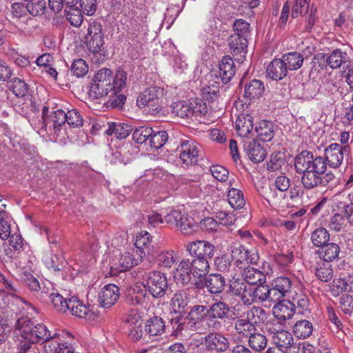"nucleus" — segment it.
<instances>
[{
	"instance_id": "f257e3e1",
	"label": "nucleus",
	"mask_w": 353,
	"mask_h": 353,
	"mask_svg": "<svg viewBox=\"0 0 353 353\" xmlns=\"http://www.w3.org/2000/svg\"><path fill=\"white\" fill-rule=\"evenodd\" d=\"M126 72L123 70L117 72L112 76V72L108 68L99 70L94 75L88 91L89 97L92 99H101L110 93L115 94L125 86Z\"/></svg>"
},
{
	"instance_id": "f03ea898",
	"label": "nucleus",
	"mask_w": 353,
	"mask_h": 353,
	"mask_svg": "<svg viewBox=\"0 0 353 353\" xmlns=\"http://www.w3.org/2000/svg\"><path fill=\"white\" fill-rule=\"evenodd\" d=\"M16 332L19 340H23V343H28L30 345L48 339H55L59 337V334L54 332L51 334L47 327L41 323L33 325L30 319H19L17 321Z\"/></svg>"
},
{
	"instance_id": "7ed1b4c3",
	"label": "nucleus",
	"mask_w": 353,
	"mask_h": 353,
	"mask_svg": "<svg viewBox=\"0 0 353 353\" xmlns=\"http://www.w3.org/2000/svg\"><path fill=\"white\" fill-rule=\"evenodd\" d=\"M175 263L172 250L162 251L156 255V298L168 295V281L165 271L169 270Z\"/></svg>"
},
{
	"instance_id": "20e7f679",
	"label": "nucleus",
	"mask_w": 353,
	"mask_h": 353,
	"mask_svg": "<svg viewBox=\"0 0 353 353\" xmlns=\"http://www.w3.org/2000/svg\"><path fill=\"white\" fill-rule=\"evenodd\" d=\"M296 172H314L323 174L326 170V163L323 157L314 155L312 152L303 150L294 159Z\"/></svg>"
},
{
	"instance_id": "39448f33",
	"label": "nucleus",
	"mask_w": 353,
	"mask_h": 353,
	"mask_svg": "<svg viewBox=\"0 0 353 353\" xmlns=\"http://www.w3.org/2000/svg\"><path fill=\"white\" fill-rule=\"evenodd\" d=\"M152 274L154 275V272H150L147 278L143 282V289H140L134 297H132V304H139L143 305L147 310L148 316L154 314L153 311V301L154 299V279L152 278Z\"/></svg>"
},
{
	"instance_id": "423d86ee",
	"label": "nucleus",
	"mask_w": 353,
	"mask_h": 353,
	"mask_svg": "<svg viewBox=\"0 0 353 353\" xmlns=\"http://www.w3.org/2000/svg\"><path fill=\"white\" fill-rule=\"evenodd\" d=\"M265 310L260 307H252V308L247 312L245 318L243 316H237L238 319L234 323V330L236 333L243 337L250 336L253 332L256 330L254 323L250 321V316H254L255 314H265Z\"/></svg>"
},
{
	"instance_id": "0eeeda50",
	"label": "nucleus",
	"mask_w": 353,
	"mask_h": 353,
	"mask_svg": "<svg viewBox=\"0 0 353 353\" xmlns=\"http://www.w3.org/2000/svg\"><path fill=\"white\" fill-rule=\"evenodd\" d=\"M350 152L349 145H341L339 143H331L324 150V159L326 165L330 168H339L344 159V154Z\"/></svg>"
},
{
	"instance_id": "6e6552de",
	"label": "nucleus",
	"mask_w": 353,
	"mask_h": 353,
	"mask_svg": "<svg viewBox=\"0 0 353 353\" xmlns=\"http://www.w3.org/2000/svg\"><path fill=\"white\" fill-rule=\"evenodd\" d=\"M179 149V157L183 165L188 166L198 162L199 146L194 140L192 139H181Z\"/></svg>"
},
{
	"instance_id": "1a4fd4ad",
	"label": "nucleus",
	"mask_w": 353,
	"mask_h": 353,
	"mask_svg": "<svg viewBox=\"0 0 353 353\" xmlns=\"http://www.w3.org/2000/svg\"><path fill=\"white\" fill-rule=\"evenodd\" d=\"M205 350L216 353L226 352L230 347V341L223 334L219 332L208 333L203 339Z\"/></svg>"
},
{
	"instance_id": "9d476101",
	"label": "nucleus",
	"mask_w": 353,
	"mask_h": 353,
	"mask_svg": "<svg viewBox=\"0 0 353 353\" xmlns=\"http://www.w3.org/2000/svg\"><path fill=\"white\" fill-rule=\"evenodd\" d=\"M186 250L191 256L211 259L214 254L215 248L207 241H195L187 244Z\"/></svg>"
},
{
	"instance_id": "9b49d317",
	"label": "nucleus",
	"mask_w": 353,
	"mask_h": 353,
	"mask_svg": "<svg viewBox=\"0 0 353 353\" xmlns=\"http://www.w3.org/2000/svg\"><path fill=\"white\" fill-rule=\"evenodd\" d=\"M229 292L241 298V301L245 305L252 304L250 298V286L244 280L233 278L229 283Z\"/></svg>"
},
{
	"instance_id": "f8f14e48",
	"label": "nucleus",
	"mask_w": 353,
	"mask_h": 353,
	"mask_svg": "<svg viewBox=\"0 0 353 353\" xmlns=\"http://www.w3.org/2000/svg\"><path fill=\"white\" fill-rule=\"evenodd\" d=\"M235 72L236 68L233 59L230 56H225L219 64L218 70L214 72V76L223 84H226L231 81Z\"/></svg>"
},
{
	"instance_id": "ddd939ff",
	"label": "nucleus",
	"mask_w": 353,
	"mask_h": 353,
	"mask_svg": "<svg viewBox=\"0 0 353 353\" xmlns=\"http://www.w3.org/2000/svg\"><path fill=\"white\" fill-rule=\"evenodd\" d=\"M271 286L274 292L272 296L279 301L291 292L292 281L288 276H278L272 281Z\"/></svg>"
},
{
	"instance_id": "4468645a",
	"label": "nucleus",
	"mask_w": 353,
	"mask_h": 353,
	"mask_svg": "<svg viewBox=\"0 0 353 353\" xmlns=\"http://www.w3.org/2000/svg\"><path fill=\"white\" fill-rule=\"evenodd\" d=\"M143 255L138 253V250H132V252L128 251L122 254L118 259V265L115 259L113 260V265L116 266L119 272H124L130 270L134 265H137L141 261Z\"/></svg>"
},
{
	"instance_id": "2eb2a0df",
	"label": "nucleus",
	"mask_w": 353,
	"mask_h": 353,
	"mask_svg": "<svg viewBox=\"0 0 353 353\" xmlns=\"http://www.w3.org/2000/svg\"><path fill=\"white\" fill-rule=\"evenodd\" d=\"M119 297V288L114 284L104 286L99 292L98 298L103 307H110L113 305Z\"/></svg>"
},
{
	"instance_id": "dca6fc26",
	"label": "nucleus",
	"mask_w": 353,
	"mask_h": 353,
	"mask_svg": "<svg viewBox=\"0 0 353 353\" xmlns=\"http://www.w3.org/2000/svg\"><path fill=\"white\" fill-rule=\"evenodd\" d=\"M203 283L210 294H219L223 291L226 280L222 274L213 273L204 276Z\"/></svg>"
},
{
	"instance_id": "f3484780",
	"label": "nucleus",
	"mask_w": 353,
	"mask_h": 353,
	"mask_svg": "<svg viewBox=\"0 0 353 353\" xmlns=\"http://www.w3.org/2000/svg\"><path fill=\"white\" fill-rule=\"evenodd\" d=\"M272 308V313L277 319L286 321L295 314V305L288 300H281Z\"/></svg>"
},
{
	"instance_id": "a211bd4d",
	"label": "nucleus",
	"mask_w": 353,
	"mask_h": 353,
	"mask_svg": "<svg viewBox=\"0 0 353 353\" xmlns=\"http://www.w3.org/2000/svg\"><path fill=\"white\" fill-rule=\"evenodd\" d=\"M65 112L62 110H57L45 119V127L50 130H52L54 134L58 137L65 124Z\"/></svg>"
},
{
	"instance_id": "6ab92c4d",
	"label": "nucleus",
	"mask_w": 353,
	"mask_h": 353,
	"mask_svg": "<svg viewBox=\"0 0 353 353\" xmlns=\"http://www.w3.org/2000/svg\"><path fill=\"white\" fill-rule=\"evenodd\" d=\"M193 274L190 259H183L173 271V276L177 283L183 285H187L191 281V274Z\"/></svg>"
},
{
	"instance_id": "aec40b11",
	"label": "nucleus",
	"mask_w": 353,
	"mask_h": 353,
	"mask_svg": "<svg viewBox=\"0 0 353 353\" xmlns=\"http://www.w3.org/2000/svg\"><path fill=\"white\" fill-rule=\"evenodd\" d=\"M272 288H270L267 285L263 283L258 285L256 287L250 286V298L252 303L256 301H269V302H276V300L273 294Z\"/></svg>"
},
{
	"instance_id": "412c9836",
	"label": "nucleus",
	"mask_w": 353,
	"mask_h": 353,
	"mask_svg": "<svg viewBox=\"0 0 353 353\" xmlns=\"http://www.w3.org/2000/svg\"><path fill=\"white\" fill-rule=\"evenodd\" d=\"M288 70L282 59H274L266 69V76L270 79L280 81L288 75Z\"/></svg>"
},
{
	"instance_id": "4be33fe9",
	"label": "nucleus",
	"mask_w": 353,
	"mask_h": 353,
	"mask_svg": "<svg viewBox=\"0 0 353 353\" xmlns=\"http://www.w3.org/2000/svg\"><path fill=\"white\" fill-rule=\"evenodd\" d=\"M263 83L258 79H252L246 83L244 88V97L252 101L260 98L264 92Z\"/></svg>"
},
{
	"instance_id": "5701e85b",
	"label": "nucleus",
	"mask_w": 353,
	"mask_h": 353,
	"mask_svg": "<svg viewBox=\"0 0 353 353\" xmlns=\"http://www.w3.org/2000/svg\"><path fill=\"white\" fill-rule=\"evenodd\" d=\"M190 303V297L185 291H179L172 298V309L175 313L185 314Z\"/></svg>"
},
{
	"instance_id": "b1692460",
	"label": "nucleus",
	"mask_w": 353,
	"mask_h": 353,
	"mask_svg": "<svg viewBox=\"0 0 353 353\" xmlns=\"http://www.w3.org/2000/svg\"><path fill=\"white\" fill-rule=\"evenodd\" d=\"M242 276L245 283L250 286L258 283L262 284L266 281V276L263 272L251 267L244 268Z\"/></svg>"
},
{
	"instance_id": "393cba45",
	"label": "nucleus",
	"mask_w": 353,
	"mask_h": 353,
	"mask_svg": "<svg viewBox=\"0 0 353 353\" xmlns=\"http://www.w3.org/2000/svg\"><path fill=\"white\" fill-rule=\"evenodd\" d=\"M235 127L239 136L248 137L253 129V117L248 114H241L236 121Z\"/></svg>"
},
{
	"instance_id": "a878e982",
	"label": "nucleus",
	"mask_w": 353,
	"mask_h": 353,
	"mask_svg": "<svg viewBox=\"0 0 353 353\" xmlns=\"http://www.w3.org/2000/svg\"><path fill=\"white\" fill-rule=\"evenodd\" d=\"M228 41L230 52L233 55L246 53L248 38L232 34L230 36Z\"/></svg>"
},
{
	"instance_id": "bb28decb",
	"label": "nucleus",
	"mask_w": 353,
	"mask_h": 353,
	"mask_svg": "<svg viewBox=\"0 0 353 353\" xmlns=\"http://www.w3.org/2000/svg\"><path fill=\"white\" fill-rule=\"evenodd\" d=\"M139 314H129L125 319V322L129 325V335L134 340H139L143 335V330H140L141 322Z\"/></svg>"
},
{
	"instance_id": "cd10ccee",
	"label": "nucleus",
	"mask_w": 353,
	"mask_h": 353,
	"mask_svg": "<svg viewBox=\"0 0 353 353\" xmlns=\"http://www.w3.org/2000/svg\"><path fill=\"white\" fill-rule=\"evenodd\" d=\"M245 150L250 159L255 163L263 161L266 156L265 150L256 141H250L245 145Z\"/></svg>"
},
{
	"instance_id": "c85d7f7f",
	"label": "nucleus",
	"mask_w": 353,
	"mask_h": 353,
	"mask_svg": "<svg viewBox=\"0 0 353 353\" xmlns=\"http://www.w3.org/2000/svg\"><path fill=\"white\" fill-rule=\"evenodd\" d=\"M313 332L312 323L305 319L297 321L292 327L294 335L300 339L309 338Z\"/></svg>"
},
{
	"instance_id": "c756f323",
	"label": "nucleus",
	"mask_w": 353,
	"mask_h": 353,
	"mask_svg": "<svg viewBox=\"0 0 353 353\" xmlns=\"http://www.w3.org/2000/svg\"><path fill=\"white\" fill-rule=\"evenodd\" d=\"M339 252V246L336 243H327L316 251V253L319 255V257L322 259L324 262L327 263H330V261L336 259Z\"/></svg>"
},
{
	"instance_id": "7c9ffc66",
	"label": "nucleus",
	"mask_w": 353,
	"mask_h": 353,
	"mask_svg": "<svg viewBox=\"0 0 353 353\" xmlns=\"http://www.w3.org/2000/svg\"><path fill=\"white\" fill-rule=\"evenodd\" d=\"M132 131L131 125L126 123H108V128L105 130L104 133L107 135L114 134L117 139H123L127 137L130 132Z\"/></svg>"
},
{
	"instance_id": "2f4dec72",
	"label": "nucleus",
	"mask_w": 353,
	"mask_h": 353,
	"mask_svg": "<svg viewBox=\"0 0 353 353\" xmlns=\"http://www.w3.org/2000/svg\"><path fill=\"white\" fill-rule=\"evenodd\" d=\"M299 174H301L302 176L301 182L303 186L307 190H311L318 187L322 182L321 175L323 174L315 173L314 172H310L307 170L304 172H296Z\"/></svg>"
},
{
	"instance_id": "473e14b6",
	"label": "nucleus",
	"mask_w": 353,
	"mask_h": 353,
	"mask_svg": "<svg viewBox=\"0 0 353 353\" xmlns=\"http://www.w3.org/2000/svg\"><path fill=\"white\" fill-rule=\"evenodd\" d=\"M256 136L263 141H270L274 137V124L272 122L263 120L255 128Z\"/></svg>"
},
{
	"instance_id": "72a5a7b5",
	"label": "nucleus",
	"mask_w": 353,
	"mask_h": 353,
	"mask_svg": "<svg viewBox=\"0 0 353 353\" xmlns=\"http://www.w3.org/2000/svg\"><path fill=\"white\" fill-rule=\"evenodd\" d=\"M282 59L288 70H297L303 63V56L297 52H291L282 56Z\"/></svg>"
},
{
	"instance_id": "f704fd0d",
	"label": "nucleus",
	"mask_w": 353,
	"mask_h": 353,
	"mask_svg": "<svg viewBox=\"0 0 353 353\" xmlns=\"http://www.w3.org/2000/svg\"><path fill=\"white\" fill-rule=\"evenodd\" d=\"M85 43L88 50L94 54H97L103 50L104 33L98 34L86 35Z\"/></svg>"
},
{
	"instance_id": "c9c22d12",
	"label": "nucleus",
	"mask_w": 353,
	"mask_h": 353,
	"mask_svg": "<svg viewBox=\"0 0 353 353\" xmlns=\"http://www.w3.org/2000/svg\"><path fill=\"white\" fill-rule=\"evenodd\" d=\"M23 250V239L21 235L14 234L10 236L8 248L5 250L6 255L10 258H15Z\"/></svg>"
},
{
	"instance_id": "e433bc0d",
	"label": "nucleus",
	"mask_w": 353,
	"mask_h": 353,
	"mask_svg": "<svg viewBox=\"0 0 353 353\" xmlns=\"http://www.w3.org/2000/svg\"><path fill=\"white\" fill-rule=\"evenodd\" d=\"M248 343L253 351L255 352H261L267 347L268 339L264 334L256 332L255 331L248 336Z\"/></svg>"
},
{
	"instance_id": "4c0bfd02",
	"label": "nucleus",
	"mask_w": 353,
	"mask_h": 353,
	"mask_svg": "<svg viewBox=\"0 0 353 353\" xmlns=\"http://www.w3.org/2000/svg\"><path fill=\"white\" fill-rule=\"evenodd\" d=\"M272 341L278 347L281 349H288L294 344V338L290 332L283 329L279 333L275 336H272Z\"/></svg>"
},
{
	"instance_id": "58836bf2",
	"label": "nucleus",
	"mask_w": 353,
	"mask_h": 353,
	"mask_svg": "<svg viewBox=\"0 0 353 353\" xmlns=\"http://www.w3.org/2000/svg\"><path fill=\"white\" fill-rule=\"evenodd\" d=\"M208 259L195 257L190 261L193 274L199 278L205 276L210 270V264Z\"/></svg>"
},
{
	"instance_id": "ea45409f",
	"label": "nucleus",
	"mask_w": 353,
	"mask_h": 353,
	"mask_svg": "<svg viewBox=\"0 0 353 353\" xmlns=\"http://www.w3.org/2000/svg\"><path fill=\"white\" fill-rule=\"evenodd\" d=\"M230 311L228 304L223 301L214 303L208 309L209 317L212 319H224Z\"/></svg>"
},
{
	"instance_id": "a19ab883",
	"label": "nucleus",
	"mask_w": 353,
	"mask_h": 353,
	"mask_svg": "<svg viewBox=\"0 0 353 353\" xmlns=\"http://www.w3.org/2000/svg\"><path fill=\"white\" fill-rule=\"evenodd\" d=\"M59 337L55 339L44 340L43 349L46 353H74L67 346H64L61 343V341L58 340Z\"/></svg>"
},
{
	"instance_id": "79ce46f5",
	"label": "nucleus",
	"mask_w": 353,
	"mask_h": 353,
	"mask_svg": "<svg viewBox=\"0 0 353 353\" xmlns=\"http://www.w3.org/2000/svg\"><path fill=\"white\" fill-rule=\"evenodd\" d=\"M152 133L153 130L152 128L141 127L133 132L132 139L134 141L139 143H143L149 140V143L152 147V143L154 137V134H152Z\"/></svg>"
},
{
	"instance_id": "37998d69",
	"label": "nucleus",
	"mask_w": 353,
	"mask_h": 353,
	"mask_svg": "<svg viewBox=\"0 0 353 353\" xmlns=\"http://www.w3.org/2000/svg\"><path fill=\"white\" fill-rule=\"evenodd\" d=\"M347 55L346 52H342L339 49L334 50L327 57L326 62L332 69H336L341 66L343 63H346Z\"/></svg>"
},
{
	"instance_id": "c03bdc74",
	"label": "nucleus",
	"mask_w": 353,
	"mask_h": 353,
	"mask_svg": "<svg viewBox=\"0 0 353 353\" xmlns=\"http://www.w3.org/2000/svg\"><path fill=\"white\" fill-rule=\"evenodd\" d=\"M68 310L70 313L79 318L84 317L88 312V308L77 297L68 299Z\"/></svg>"
},
{
	"instance_id": "a18cd8bd",
	"label": "nucleus",
	"mask_w": 353,
	"mask_h": 353,
	"mask_svg": "<svg viewBox=\"0 0 353 353\" xmlns=\"http://www.w3.org/2000/svg\"><path fill=\"white\" fill-rule=\"evenodd\" d=\"M137 105L141 108L153 107L154 104V87H150L140 93L137 100Z\"/></svg>"
},
{
	"instance_id": "49530a36",
	"label": "nucleus",
	"mask_w": 353,
	"mask_h": 353,
	"mask_svg": "<svg viewBox=\"0 0 353 353\" xmlns=\"http://www.w3.org/2000/svg\"><path fill=\"white\" fill-rule=\"evenodd\" d=\"M64 12L65 13L67 20L72 26L74 27H80L81 26L83 21L82 14L83 12L79 6L69 8L68 10L65 9Z\"/></svg>"
},
{
	"instance_id": "de8ad7c7",
	"label": "nucleus",
	"mask_w": 353,
	"mask_h": 353,
	"mask_svg": "<svg viewBox=\"0 0 353 353\" xmlns=\"http://www.w3.org/2000/svg\"><path fill=\"white\" fill-rule=\"evenodd\" d=\"M8 87L17 97H22L28 92V85L24 81L18 78H14L8 81Z\"/></svg>"
},
{
	"instance_id": "09e8293b",
	"label": "nucleus",
	"mask_w": 353,
	"mask_h": 353,
	"mask_svg": "<svg viewBox=\"0 0 353 353\" xmlns=\"http://www.w3.org/2000/svg\"><path fill=\"white\" fill-rule=\"evenodd\" d=\"M228 201L233 208H241L245 203L243 193L236 188H231L228 192Z\"/></svg>"
},
{
	"instance_id": "8fccbe9b",
	"label": "nucleus",
	"mask_w": 353,
	"mask_h": 353,
	"mask_svg": "<svg viewBox=\"0 0 353 353\" xmlns=\"http://www.w3.org/2000/svg\"><path fill=\"white\" fill-rule=\"evenodd\" d=\"M316 277L323 282L330 281L333 277V270L332 265L327 262H323L319 264L316 269Z\"/></svg>"
},
{
	"instance_id": "3c124183",
	"label": "nucleus",
	"mask_w": 353,
	"mask_h": 353,
	"mask_svg": "<svg viewBox=\"0 0 353 353\" xmlns=\"http://www.w3.org/2000/svg\"><path fill=\"white\" fill-rule=\"evenodd\" d=\"M311 240L315 246L321 248L330 240V234L326 229L319 228L312 233Z\"/></svg>"
},
{
	"instance_id": "603ef678",
	"label": "nucleus",
	"mask_w": 353,
	"mask_h": 353,
	"mask_svg": "<svg viewBox=\"0 0 353 353\" xmlns=\"http://www.w3.org/2000/svg\"><path fill=\"white\" fill-rule=\"evenodd\" d=\"M166 345L165 341L161 342L156 339V348H159V350L167 351V353H187L188 352V347L181 343H176L169 346Z\"/></svg>"
},
{
	"instance_id": "864d4df0",
	"label": "nucleus",
	"mask_w": 353,
	"mask_h": 353,
	"mask_svg": "<svg viewBox=\"0 0 353 353\" xmlns=\"http://www.w3.org/2000/svg\"><path fill=\"white\" fill-rule=\"evenodd\" d=\"M206 306L203 305H195L190 308L188 316L191 323L208 318L209 312Z\"/></svg>"
},
{
	"instance_id": "5fc2aeb1",
	"label": "nucleus",
	"mask_w": 353,
	"mask_h": 353,
	"mask_svg": "<svg viewBox=\"0 0 353 353\" xmlns=\"http://www.w3.org/2000/svg\"><path fill=\"white\" fill-rule=\"evenodd\" d=\"M49 6L52 10L59 12L63 8L64 10L77 6L79 0H48Z\"/></svg>"
},
{
	"instance_id": "6e6d98bb",
	"label": "nucleus",
	"mask_w": 353,
	"mask_h": 353,
	"mask_svg": "<svg viewBox=\"0 0 353 353\" xmlns=\"http://www.w3.org/2000/svg\"><path fill=\"white\" fill-rule=\"evenodd\" d=\"M233 30L234 33L239 37L248 38L250 35V25L244 19H236L233 23Z\"/></svg>"
},
{
	"instance_id": "4d7b16f0",
	"label": "nucleus",
	"mask_w": 353,
	"mask_h": 353,
	"mask_svg": "<svg viewBox=\"0 0 353 353\" xmlns=\"http://www.w3.org/2000/svg\"><path fill=\"white\" fill-rule=\"evenodd\" d=\"M175 227L184 235H191L198 232L200 226L198 222H175Z\"/></svg>"
},
{
	"instance_id": "13d9d810",
	"label": "nucleus",
	"mask_w": 353,
	"mask_h": 353,
	"mask_svg": "<svg viewBox=\"0 0 353 353\" xmlns=\"http://www.w3.org/2000/svg\"><path fill=\"white\" fill-rule=\"evenodd\" d=\"M27 11L32 16L41 15L46 8L45 0H29L26 3Z\"/></svg>"
},
{
	"instance_id": "bf43d9fd",
	"label": "nucleus",
	"mask_w": 353,
	"mask_h": 353,
	"mask_svg": "<svg viewBox=\"0 0 353 353\" xmlns=\"http://www.w3.org/2000/svg\"><path fill=\"white\" fill-rule=\"evenodd\" d=\"M65 123L71 128H79L83 124V117L76 109L65 112Z\"/></svg>"
},
{
	"instance_id": "052dcab7",
	"label": "nucleus",
	"mask_w": 353,
	"mask_h": 353,
	"mask_svg": "<svg viewBox=\"0 0 353 353\" xmlns=\"http://www.w3.org/2000/svg\"><path fill=\"white\" fill-rule=\"evenodd\" d=\"M49 301L58 312H66L68 311V299H64L59 293L54 292Z\"/></svg>"
},
{
	"instance_id": "680f3d73",
	"label": "nucleus",
	"mask_w": 353,
	"mask_h": 353,
	"mask_svg": "<svg viewBox=\"0 0 353 353\" xmlns=\"http://www.w3.org/2000/svg\"><path fill=\"white\" fill-rule=\"evenodd\" d=\"M121 90H119L115 94H109V99L105 103L108 108H122L126 100V97L121 93Z\"/></svg>"
},
{
	"instance_id": "e2e57ef3",
	"label": "nucleus",
	"mask_w": 353,
	"mask_h": 353,
	"mask_svg": "<svg viewBox=\"0 0 353 353\" xmlns=\"http://www.w3.org/2000/svg\"><path fill=\"white\" fill-rule=\"evenodd\" d=\"M54 292V289L52 283H43L41 290L36 292V297L42 303H48Z\"/></svg>"
},
{
	"instance_id": "0e129e2a",
	"label": "nucleus",
	"mask_w": 353,
	"mask_h": 353,
	"mask_svg": "<svg viewBox=\"0 0 353 353\" xmlns=\"http://www.w3.org/2000/svg\"><path fill=\"white\" fill-rule=\"evenodd\" d=\"M70 70L75 77H83L88 72V65L83 59H79L74 61Z\"/></svg>"
},
{
	"instance_id": "69168bd1",
	"label": "nucleus",
	"mask_w": 353,
	"mask_h": 353,
	"mask_svg": "<svg viewBox=\"0 0 353 353\" xmlns=\"http://www.w3.org/2000/svg\"><path fill=\"white\" fill-rule=\"evenodd\" d=\"M247 249L241 245L232 246V258L236 261L237 265L244 264Z\"/></svg>"
},
{
	"instance_id": "338daca9",
	"label": "nucleus",
	"mask_w": 353,
	"mask_h": 353,
	"mask_svg": "<svg viewBox=\"0 0 353 353\" xmlns=\"http://www.w3.org/2000/svg\"><path fill=\"white\" fill-rule=\"evenodd\" d=\"M192 117L196 118L205 116L208 112L206 104L202 100H193L191 101Z\"/></svg>"
},
{
	"instance_id": "774afa93",
	"label": "nucleus",
	"mask_w": 353,
	"mask_h": 353,
	"mask_svg": "<svg viewBox=\"0 0 353 353\" xmlns=\"http://www.w3.org/2000/svg\"><path fill=\"white\" fill-rule=\"evenodd\" d=\"M21 280L31 291L37 292L41 290V284L39 281L30 273H23Z\"/></svg>"
}]
</instances>
